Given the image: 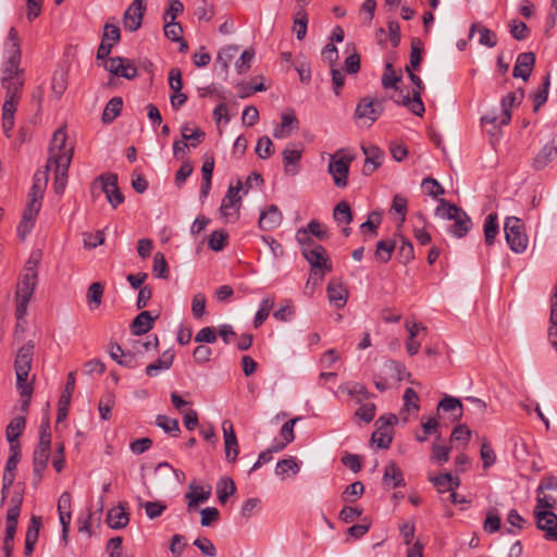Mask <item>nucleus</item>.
I'll list each match as a JSON object with an SVG mask.
<instances>
[{
	"instance_id": "obj_24",
	"label": "nucleus",
	"mask_w": 557,
	"mask_h": 557,
	"mask_svg": "<svg viewBox=\"0 0 557 557\" xmlns=\"http://www.w3.org/2000/svg\"><path fill=\"white\" fill-rule=\"evenodd\" d=\"M51 444L49 443H39L37 444L34 454H33V467L34 472L39 473L40 471H45L48 466V461L50 458Z\"/></svg>"
},
{
	"instance_id": "obj_14",
	"label": "nucleus",
	"mask_w": 557,
	"mask_h": 557,
	"mask_svg": "<svg viewBox=\"0 0 557 557\" xmlns=\"http://www.w3.org/2000/svg\"><path fill=\"white\" fill-rule=\"evenodd\" d=\"M145 1L146 0H133L124 12L123 25L126 30L135 32L141 26L146 10Z\"/></svg>"
},
{
	"instance_id": "obj_10",
	"label": "nucleus",
	"mask_w": 557,
	"mask_h": 557,
	"mask_svg": "<svg viewBox=\"0 0 557 557\" xmlns=\"http://www.w3.org/2000/svg\"><path fill=\"white\" fill-rule=\"evenodd\" d=\"M240 188V182H238L236 187L230 186L226 195L222 199L220 213L226 220V222L234 221L237 218L238 207L240 203V197L238 195Z\"/></svg>"
},
{
	"instance_id": "obj_11",
	"label": "nucleus",
	"mask_w": 557,
	"mask_h": 557,
	"mask_svg": "<svg viewBox=\"0 0 557 557\" xmlns=\"http://www.w3.org/2000/svg\"><path fill=\"white\" fill-rule=\"evenodd\" d=\"M383 112V101L377 99L363 98L356 108L355 116L360 120H367L372 125Z\"/></svg>"
},
{
	"instance_id": "obj_55",
	"label": "nucleus",
	"mask_w": 557,
	"mask_h": 557,
	"mask_svg": "<svg viewBox=\"0 0 557 557\" xmlns=\"http://www.w3.org/2000/svg\"><path fill=\"white\" fill-rule=\"evenodd\" d=\"M228 234L224 230L213 231L209 237L208 245L213 251H221L224 248Z\"/></svg>"
},
{
	"instance_id": "obj_57",
	"label": "nucleus",
	"mask_w": 557,
	"mask_h": 557,
	"mask_svg": "<svg viewBox=\"0 0 557 557\" xmlns=\"http://www.w3.org/2000/svg\"><path fill=\"white\" fill-rule=\"evenodd\" d=\"M403 399L404 410H406L407 412H417L419 410V396L413 388L408 387L404 393Z\"/></svg>"
},
{
	"instance_id": "obj_47",
	"label": "nucleus",
	"mask_w": 557,
	"mask_h": 557,
	"mask_svg": "<svg viewBox=\"0 0 557 557\" xmlns=\"http://www.w3.org/2000/svg\"><path fill=\"white\" fill-rule=\"evenodd\" d=\"M301 417L289 419L281 426V450L295 440L294 426Z\"/></svg>"
},
{
	"instance_id": "obj_7",
	"label": "nucleus",
	"mask_w": 557,
	"mask_h": 557,
	"mask_svg": "<svg viewBox=\"0 0 557 557\" xmlns=\"http://www.w3.org/2000/svg\"><path fill=\"white\" fill-rule=\"evenodd\" d=\"M506 242L516 253L525 251L529 238L525 234L524 223L517 216H507L504 223Z\"/></svg>"
},
{
	"instance_id": "obj_34",
	"label": "nucleus",
	"mask_w": 557,
	"mask_h": 557,
	"mask_svg": "<svg viewBox=\"0 0 557 557\" xmlns=\"http://www.w3.org/2000/svg\"><path fill=\"white\" fill-rule=\"evenodd\" d=\"M302 462L294 456L281 459V481L294 479L300 471Z\"/></svg>"
},
{
	"instance_id": "obj_25",
	"label": "nucleus",
	"mask_w": 557,
	"mask_h": 557,
	"mask_svg": "<svg viewBox=\"0 0 557 557\" xmlns=\"http://www.w3.org/2000/svg\"><path fill=\"white\" fill-rule=\"evenodd\" d=\"M258 226L264 232L273 231L278 226V209L275 205H271L261 211Z\"/></svg>"
},
{
	"instance_id": "obj_37",
	"label": "nucleus",
	"mask_w": 557,
	"mask_h": 557,
	"mask_svg": "<svg viewBox=\"0 0 557 557\" xmlns=\"http://www.w3.org/2000/svg\"><path fill=\"white\" fill-rule=\"evenodd\" d=\"M26 425V419L22 416L13 418L7 426L5 436L10 445L18 443L17 440L21 436Z\"/></svg>"
},
{
	"instance_id": "obj_39",
	"label": "nucleus",
	"mask_w": 557,
	"mask_h": 557,
	"mask_svg": "<svg viewBox=\"0 0 557 557\" xmlns=\"http://www.w3.org/2000/svg\"><path fill=\"white\" fill-rule=\"evenodd\" d=\"M123 109V100L121 97H113L107 103L103 113H102V122L109 124L113 122L122 112Z\"/></svg>"
},
{
	"instance_id": "obj_12",
	"label": "nucleus",
	"mask_w": 557,
	"mask_h": 557,
	"mask_svg": "<svg viewBox=\"0 0 557 557\" xmlns=\"http://www.w3.org/2000/svg\"><path fill=\"white\" fill-rule=\"evenodd\" d=\"M101 190L106 194L108 202L115 209L124 201V196L117 186V175L113 173L102 174L98 177Z\"/></svg>"
},
{
	"instance_id": "obj_3",
	"label": "nucleus",
	"mask_w": 557,
	"mask_h": 557,
	"mask_svg": "<svg viewBox=\"0 0 557 557\" xmlns=\"http://www.w3.org/2000/svg\"><path fill=\"white\" fill-rule=\"evenodd\" d=\"M4 55L5 60L2 64L0 81L25 76V71L21 67V40L14 27H11L8 32L4 42Z\"/></svg>"
},
{
	"instance_id": "obj_19",
	"label": "nucleus",
	"mask_w": 557,
	"mask_h": 557,
	"mask_svg": "<svg viewBox=\"0 0 557 557\" xmlns=\"http://www.w3.org/2000/svg\"><path fill=\"white\" fill-rule=\"evenodd\" d=\"M211 497V486H201L191 482L188 492L185 494L187 508L189 511L195 510L200 504L206 503Z\"/></svg>"
},
{
	"instance_id": "obj_17",
	"label": "nucleus",
	"mask_w": 557,
	"mask_h": 557,
	"mask_svg": "<svg viewBox=\"0 0 557 557\" xmlns=\"http://www.w3.org/2000/svg\"><path fill=\"white\" fill-rule=\"evenodd\" d=\"M104 66L113 75L127 79H132L137 75V69L135 65L125 58H109Z\"/></svg>"
},
{
	"instance_id": "obj_52",
	"label": "nucleus",
	"mask_w": 557,
	"mask_h": 557,
	"mask_svg": "<svg viewBox=\"0 0 557 557\" xmlns=\"http://www.w3.org/2000/svg\"><path fill=\"white\" fill-rule=\"evenodd\" d=\"M550 86V76L547 74L543 78L541 88L533 96V110L536 112L547 100Z\"/></svg>"
},
{
	"instance_id": "obj_45",
	"label": "nucleus",
	"mask_w": 557,
	"mask_h": 557,
	"mask_svg": "<svg viewBox=\"0 0 557 557\" xmlns=\"http://www.w3.org/2000/svg\"><path fill=\"white\" fill-rule=\"evenodd\" d=\"M308 27V14L305 10H297L294 15L293 30L296 34L298 40H302L306 37Z\"/></svg>"
},
{
	"instance_id": "obj_22",
	"label": "nucleus",
	"mask_w": 557,
	"mask_h": 557,
	"mask_svg": "<svg viewBox=\"0 0 557 557\" xmlns=\"http://www.w3.org/2000/svg\"><path fill=\"white\" fill-rule=\"evenodd\" d=\"M129 522L126 506L119 504L108 511L107 523L111 529L120 530L125 528Z\"/></svg>"
},
{
	"instance_id": "obj_1",
	"label": "nucleus",
	"mask_w": 557,
	"mask_h": 557,
	"mask_svg": "<svg viewBox=\"0 0 557 557\" xmlns=\"http://www.w3.org/2000/svg\"><path fill=\"white\" fill-rule=\"evenodd\" d=\"M306 232H297L296 237L301 245L304 258L310 264V273L307 284L317 286L322 283L324 276L332 271V262L326 249L313 240L305 242Z\"/></svg>"
},
{
	"instance_id": "obj_36",
	"label": "nucleus",
	"mask_w": 557,
	"mask_h": 557,
	"mask_svg": "<svg viewBox=\"0 0 557 557\" xmlns=\"http://www.w3.org/2000/svg\"><path fill=\"white\" fill-rule=\"evenodd\" d=\"M484 240L487 246H492L499 232L498 218L496 213H490L484 220Z\"/></svg>"
},
{
	"instance_id": "obj_43",
	"label": "nucleus",
	"mask_w": 557,
	"mask_h": 557,
	"mask_svg": "<svg viewBox=\"0 0 557 557\" xmlns=\"http://www.w3.org/2000/svg\"><path fill=\"white\" fill-rule=\"evenodd\" d=\"M103 289L104 286L100 282H95L89 286L87 290V302L90 310L95 311L99 309Z\"/></svg>"
},
{
	"instance_id": "obj_13",
	"label": "nucleus",
	"mask_w": 557,
	"mask_h": 557,
	"mask_svg": "<svg viewBox=\"0 0 557 557\" xmlns=\"http://www.w3.org/2000/svg\"><path fill=\"white\" fill-rule=\"evenodd\" d=\"M121 39V32L117 25L107 22L103 26L102 40L97 50V59L104 60L111 53L114 45Z\"/></svg>"
},
{
	"instance_id": "obj_23",
	"label": "nucleus",
	"mask_w": 557,
	"mask_h": 557,
	"mask_svg": "<svg viewBox=\"0 0 557 557\" xmlns=\"http://www.w3.org/2000/svg\"><path fill=\"white\" fill-rule=\"evenodd\" d=\"M451 221L454 223L448 227V233L456 238L465 237L472 228V221L465 210L459 212Z\"/></svg>"
},
{
	"instance_id": "obj_54",
	"label": "nucleus",
	"mask_w": 557,
	"mask_h": 557,
	"mask_svg": "<svg viewBox=\"0 0 557 557\" xmlns=\"http://www.w3.org/2000/svg\"><path fill=\"white\" fill-rule=\"evenodd\" d=\"M139 505H140V507L145 508L147 517L151 520L160 517L166 509V505L159 500H156V502H141L140 500Z\"/></svg>"
},
{
	"instance_id": "obj_18",
	"label": "nucleus",
	"mask_w": 557,
	"mask_h": 557,
	"mask_svg": "<svg viewBox=\"0 0 557 557\" xmlns=\"http://www.w3.org/2000/svg\"><path fill=\"white\" fill-rule=\"evenodd\" d=\"M222 430L224 435L225 458L228 462H235L239 454V447L232 422L224 420Z\"/></svg>"
},
{
	"instance_id": "obj_51",
	"label": "nucleus",
	"mask_w": 557,
	"mask_h": 557,
	"mask_svg": "<svg viewBox=\"0 0 557 557\" xmlns=\"http://www.w3.org/2000/svg\"><path fill=\"white\" fill-rule=\"evenodd\" d=\"M67 87V74L64 71H55L52 76L51 89L57 98H60Z\"/></svg>"
},
{
	"instance_id": "obj_28",
	"label": "nucleus",
	"mask_w": 557,
	"mask_h": 557,
	"mask_svg": "<svg viewBox=\"0 0 557 557\" xmlns=\"http://www.w3.org/2000/svg\"><path fill=\"white\" fill-rule=\"evenodd\" d=\"M523 98V90L518 89L517 91L509 92L502 100V113L500 124H508L511 120V108L515 103H520Z\"/></svg>"
},
{
	"instance_id": "obj_27",
	"label": "nucleus",
	"mask_w": 557,
	"mask_h": 557,
	"mask_svg": "<svg viewBox=\"0 0 557 557\" xmlns=\"http://www.w3.org/2000/svg\"><path fill=\"white\" fill-rule=\"evenodd\" d=\"M534 517L537 529L545 534L557 529V515L553 510H534Z\"/></svg>"
},
{
	"instance_id": "obj_48",
	"label": "nucleus",
	"mask_w": 557,
	"mask_h": 557,
	"mask_svg": "<svg viewBox=\"0 0 557 557\" xmlns=\"http://www.w3.org/2000/svg\"><path fill=\"white\" fill-rule=\"evenodd\" d=\"M298 232H306L305 242L312 240L309 235H313L320 240L327 237V232L324 228V225L317 220L310 221L306 228H301Z\"/></svg>"
},
{
	"instance_id": "obj_2",
	"label": "nucleus",
	"mask_w": 557,
	"mask_h": 557,
	"mask_svg": "<svg viewBox=\"0 0 557 557\" xmlns=\"http://www.w3.org/2000/svg\"><path fill=\"white\" fill-rule=\"evenodd\" d=\"M24 84L25 76L1 81V86L5 90V100L2 106V128L7 137H11V132L14 127V113L21 99Z\"/></svg>"
},
{
	"instance_id": "obj_29",
	"label": "nucleus",
	"mask_w": 557,
	"mask_h": 557,
	"mask_svg": "<svg viewBox=\"0 0 557 557\" xmlns=\"http://www.w3.org/2000/svg\"><path fill=\"white\" fill-rule=\"evenodd\" d=\"M383 484L391 488L405 485L404 474L395 462H389L384 470Z\"/></svg>"
},
{
	"instance_id": "obj_15",
	"label": "nucleus",
	"mask_w": 557,
	"mask_h": 557,
	"mask_svg": "<svg viewBox=\"0 0 557 557\" xmlns=\"http://www.w3.org/2000/svg\"><path fill=\"white\" fill-rule=\"evenodd\" d=\"M350 161L351 158H337V154L331 158L329 163V173L333 176L334 183L337 187L347 186Z\"/></svg>"
},
{
	"instance_id": "obj_21",
	"label": "nucleus",
	"mask_w": 557,
	"mask_h": 557,
	"mask_svg": "<svg viewBox=\"0 0 557 557\" xmlns=\"http://www.w3.org/2000/svg\"><path fill=\"white\" fill-rule=\"evenodd\" d=\"M41 528V517L32 516L29 524L25 535V548L24 554L30 556L34 552L35 545L38 541L39 531Z\"/></svg>"
},
{
	"instance_id": "obj_42",
	"label": "nucleus",
	"mask_w": 557,
	"mask_h": 557,
	"mask_svg": "<svg viewBox=\"0 0 557 557\" xmlns=\"http://www.w3.org/2000/svg\"><path fill=\"white\" fill-rule=\"evenodd\" d=\"M156 424L161 428L165 433L176 437L178 436L181 429L178 420L170 418L165 414H158L156 418Z\"/></svg>"
},
{
	"instance_id": "obj_58",
	"label": "nucleus",
	"mask_w": 557,
	"mask_h": 557,
	"mask_svg": "<svg viewBox=\"0 0 557 557\" xmlns=\"http://www.w3.org/2000/svg\"><path fill=\"white\" fill-rule=\"evenodd\" d=\"M557 506V498L546 492L536 493V506L534 510H553Z\"/></svg>"
},
{
	"instance_id": "obj_62",
	"label": "nucleus",
	"mask_w": 557,
	"mask_h": 557,
	"mask_svg": "<svg viewBox=\"0 0 557 557\" xmlns=\"http://www.w3.org/2000/svg\"><path fill=\"white\" fill-rule=\"evenodd\" d=\"M400 79H401V77L395 74L392 63H386L385 72L382 76V86L385 89H388V88L397 89V83Z\"/></svg>"
},
{
	"instance_id": "obj_59",
	"label": "nucleus",
	"mask_w": 557,
	"mask_h": 557,
	"mask_svg": "<svg viewBox=\"0 0 557 557\" xmlns=\"http://www.w3.org/2000/svg\"><path fill=\"white\" fill-rule=\"evenodd\" d=\"M421 426L423 434L429 437L430 435H436V441L441 438V433L438 432L440 422L435 417L422 418Z\"/></svg>"
},
{
	"instance_id": "obj_64",
	"label": "nucleus",
	"mask_w": 557,
	"mask_h": 557,
	"mask_svg": "<svg viewBox=\"0 0 557 557\" xmlns=\"http://www.w3.org/2000/svg\"><path fill=\"white\" fill-rule=\"evenodd\" d=\"M274 152V147L272 140L268 136H262L259 138L256 146V153L262 158L267 159Z\"/></svg>"
},
{
	"instance_id": "obj_50",
	"label": "nucleus",
	"mask_w": 557,
	"mask_h": 557,
	"mask_svg": "<svg viewBox=\"0 0 557 557\" xmlns=\"http://www.w3.org/2000/svg\"><path fill=\"white\" fill-rule=\"evenodd\" d=\"M293 66L299 75V79L302 84H309L311 81V67L309 62L304 57H297L293 61Z\"/></svg>"
},
{
	"instance_id": "obj_33",
	"label": "nucleus",
	"mask_w": 557,
	"mask_h": 557,
	"mask_svg": "<svg viewBox=\"0 0 557 557\" xmlns=\"http://www.w3.org/2000/svg\"><path fill=\"white\" fill-rule=\"evenodd\" d=\"M347 290L346 288L338 283L330 282L327 285V296L331 304H334V306L339 309L342 308L347 300Z\"/></svg>"
},
{
	"instance_id": "obj_8",
	"label": "nucleus",
	"mask_w": 557,
	"mask_h": 557,
	"mask_svg": "<svg viewBox=\"0 0 557 557\" xmlns=\"http://www.w3.org/2000/svg\"><path fill=\"white\" fill-rule=\"evenodd\" d=\"M305 152L302 143H289L285 146L282 154L283 170L286 176L294 177L301 171V160Z\"/></svg>"
},
{
	"instance_id": "obj_46",
	"label": "nucleus",
	"mask_w": 557,
	"mask_h": 557,
	"mask_svg": "<svg viewBox=\"0 0 557 557\" xmlns=\"http://www.w3.org/2000/svg\"><path fill=\"white\" fill-rule=\"evenodd\" d=\"M182 137L186 140L190 147L195 148L198 144L203 140L206 134L200 128L196 127L190 129L187 124H184L181 128Z\"/></svg>"
},
{
	"instance_id": "obj_30",
	"label": "nucleus",
	"mask_w": 557,
	"mask_h": 557,
	"mask_svg": "<svg viewBox=\"0 0 557 557\" xmlns=\"http://www.w3.org/2000/svg\"><path fill=\"white\" fill-rule=\"evenodd\" d=\"M429 480L436 487L438 493L455 491L460 485V480L446 472L436 476H430Z\"/></svg>"
},
{
	"instance_id": "obj_61",
	"label": "nucleus",
	"mask_w": 557,
	"mask_h": 557,
	"mask_svg": "<svg viewBox=\"0 0 557 557\" xmlns=\"http://www.w3.org/2000/svg\"><path fill=\"white\" fill-rule=\"evenodd\" d=\"M238 48L236 46H227L222 48L216 57V62L221 64L223 71H227L230 61L237 53Z\"/></svg>"
},
{
	"instance_id": "obj_20",
	"label": "nucleus",
	"mask_w": 557,
	"mask_h": 557,
	"mask_svg": "<svg viewBox=\"0 0 557 557\" xmlns=\"http://www.w3.org/2000/svg\"><path fill=\"white\" fill-rule=\"evenodd\" d=\"M535 64V54L533 52H522L517 57L512 75L516 78L529 79Z\"/></svg>"
},
{
	"instance_id": "obj_32",
	"label": "nucleus",
	"mask_w": 557,
	"mask_h": 557,
	"mask_svg": "<svg viewBox=\"0 0 557 557\" xmlns=\"http://www.w3.org/2000/svg\"><path fill=\"white\" fill-rule=\"evenodd\" d=\"M438 410H443L445 412H451V420L453 421H459L462 417V404L461 401L451 396H445L440 403H438Z\"/></svg>"
},
{
	"instance_id": "obj_6",
	"label": "nucleus",
	"mask_w": 557,
	"mask_h": 557,
	"mask_svg": "<svg viewBox=\"0 0 557 557\" xmlns=\"http://www.w3.org/2000/svg\"><path fill=\"white\" fill-rule=\"evenodd\" d=\"M406 71L408 73V77L413 84L412 97L410 98L409 94H404L400 90L394 101L397 104L406 107L411 113L418 116H422L425 111L423 101H422V92L424 90V84L422 79L414 74L409 66H406Z\"/></svg>"
},
{
	"instance_id": "obj_44",
	"label": "nucleus",
	"mask_w": 557,
	"mask_h": 557,
	"mask_svg": "<svg viewBox=\"0 0 557 557\" xmlns=\"http://www.w3.org/2000/svg\"><path fill=\"white\" fill-rule=\"evenodd\" d=\"M174 356L172 354H163L162 358H159L154 362L146 367V374L148 376H156L161 370H168L172 366Z\"/></svg>"
},
{
	"instance_id": "obj_26",
	"label": "nucleus",
	"mask_w": 557,
	"mask_h": 557,
	"mask_svg": "<svg viewBox=\"0 0 557 557\" xmlns=\"http://www.w3.org/2000/svg\"><path fill=\"white\" fill-rule=\"evenodd\" d=\"M557 157V143L553 139L545 144L533 160V166L536 170L545 168Z\"/></svg>"
},
{
	"instance_id": "obj_63",
	"label": "nucleus",
	"mask_w": 557,
	"mask_h": 557,
	"mask_svg": "<svg viewBox=\"0 0 557 557\" xmlns=\"http://www.w3.org/2000/svg\"><path fill=\"white\" fill-rule=\"evenodd\" d=\"M421 187L426 195L434 197V198L444 194V188L441 186V184L436 180H434L432 177L424 178L422 181Z\"/></svg>"
},
{
	"instance_id": "obj_49",
	"label": "nucleus",
	"mask_w": 557,
	"mask_h": 557,
	"mask_svg": "<svg viewBox=\"0 0 557 557\" xmlns=\"http://www.w3.org/2000/svg\"><path fill=\"white\" fill-rule=\"evenodd\" d=\"M395 247V240H379L375 249L376 258L382 262L386 263L387 261L391 260Z\"/></svg>"
},
{
	"instance_id": "obj_60",
	"label": "nucleus",
	"mask_w": 557,
	"mask_h": 557,
	"mask_svg": "<svg viewBox=\"0 0 557 557\" xmlns=\"http://www.w3.org/2000/svg\"><path fill=\"white\" fill-rule=\"evenodd\" d=\"M450 449V446L441 445L437 442H434L432 445L431 459L438 463L447 462L449 460Z\"/></svg>"
},
{
	"instance_id": "obj_53",
	"label": "nucleus",
	"mask_w": 557,
	"mask_h": 557,
	"mask_svg": "<svg viewBox=\"0 0 557 557\" xmlns=\"http://www.w3.org/2000/svg\"><path fill=\"white\" fill-rule=\"evenodd\" d=\"M152 271L156 277L166 278L169 275V265L162 252L153 256Z\"/></svg>"
},
{
	"instance_id": "obj_9",
	"label": "nucleus",
	"mask_w": 557,
	"mask_h": 557,
	"mask_svg": "<svg viewBox=\"0 0 557 557\" xmlns=\"http://www.w3.org/2000/svg\"><path fill=\"white\" fill-rule=\"evenodd\" d=\"M66 133L64 128H58L52 136L49 149V158L47 162V169L51 170L52 164L57 163L60 156L67 153L71 159L73 158V147L66 144Z\"/></svg>"
},
{
	"instance_id": "obj_35",
	"label": "nucleus",
	"mask_w": 557,
	"mask_h": 557,
	"mask_svg": "<svg viewBox=\"0 0 557 557\" xmlns=\"http://www.w3.org/2000/svg\"><path fill=\"white\" fill-rule=\"evenodd\" d=\"M299 121L294 110H287L281 114V138L288 137L294 131H298Z\"/></svg>"
},
{
	"instance_id": "obj_56",
	"label": "nucleus",
	"mask_w": 557,
	"mask_h": 557,
	"mask_svg": "<svg viewBox=\"0 0 557 557\" xmlns=\"http://www.w3.org/2000/svg\"><path fill=\"white\" fill-rule=\"evenodd\" d=\"M333 215L339 223L349 224L352 221L351 210L346 201H341L336 205Z\"/></svg>"
},
{
	"instance_id": "obj_41",
	"label": "nucleus",
	"mask_w": 557,
	"mask_h": 557,
	"mask_svg": "<svg viewBox=\"0 0 557 557\" xmlns=\"http://www.w3.org/2000/svg\"><path fill=\"white\" fill-rule=\"evenodd\" d=\"M462 209L445 199L438 200V206L435 209V215L444 220H453L461 212Z\"/></svg>"
},
{
	"instance_id": "obj_38",
	"label": "nucleus",
	"mask_w": 557,
	"mask_h": 557,
	"mask_svg": "<svg viewBox=\"0 0 557 557\" xmlns=\"http://www.w3.org/2000/svg\"><path fill=\"white\" fill-rule=\"evenodd\" d=\"M159 315H136L131 323V331L134 335H141L153 327V323Z\"/></svg>"
},
{
	"instance_id": "obj_16",
	"label": "nucleus",
	"mask_w": 557,
	"mask_h": 557,
	"mask_svg": "<svg viewBox=\"0 0 557 557\" xmlns=\"http://www.w3.org/2000/svg\"><path fill=\"white\" fill-rule=\"evenodd\" d=\"M71 164V156L67 153L59 157L57 163L52 164L51 170L54 171V183L53 188L55 194L62 195L64 193L66 182H67V172Z\"/></svg>"
},
{
	"instance_id": "obj_31",
	"label": "nucleus",
	"mask_w": 557,
	"mask_h": 557,
	"mask_svg": "<svg viewBox=\"0 0 557 557\" xmlns=\"http://www.w3.org/2000/svg\"><path fill=\"white\" fill-rule=\"evenodd\" d=\"M475 32L480 33V45L486 46L488 48H493L496 46L497 36L494 32L486 28L485 26H482L480 23H473L470 27L469 37L472 38Z\"/></svg>"
},
{
	"instance_id": "obj_40",
	"label": "nucleus",
	"mask_w": 557,
	"mask_h": 557,
	"mask_svg": "<svg viewBox=\"0 0 557 557\" xmlns=\"http://www.w3.org/2000/svg\"><path fill=\"white\" fill-rule=\"evenodd\" d=\"M236 491L234 481L231 478H222L216 483V496L220 503L225 504L227 498Z\"/></svg>"
},
{
	"instance_id": "obj_5",
	"label": "nucleus",
	"mask_w": 557,
	"mask_h": 557,
	"mask_svg": "<svg viewBox=\"0 0 557 557\" xmlns=\"http://www.w3.org/2000/svg\"><path fill=\"white\" fill-rule=\"evenodd\" d=\"M33 355L34 344L28 342L20 348L15 357L14 370L16 374V387L21 396L33 394L34 391L32 384L27 383L29 371L32 369Z\"/></svg>"
},
{
	"instance_id": "obj_4",
	"label": "nucleus",
	"mask_w": 557,
	"mask_h": 557,
	"mask_svg": "<svg viewBox=\"0 0 557 557\" xmlns=\"http://www.w3.org/2000/svg\"><path fill=\"white\" fill-rule=\"evenodd\" d=\"M39 259L34 255L27 260L23 273L16 286V312L25 313L28 302L30 301L34 290L38 283V267Z\"/></svg>"
}]
</instances>
